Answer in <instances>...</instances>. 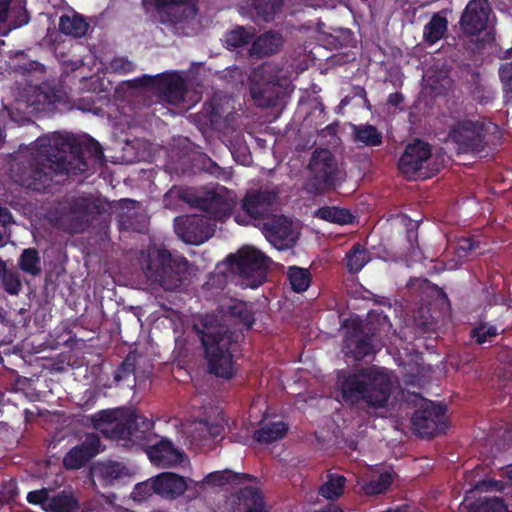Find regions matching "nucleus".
<instances>
[{"mask_svg": "<svg viewBox=\"0 0 512 512\" xmlns=\"http://www.w3.org/2000/svg\"><path fill=\"white\" fill-rule=\"evenodd\" d=\"M98 399V392L95 390H86L83 395V402L81 403V408L83 410H90L93 408Z\"/></svg>", "mask_w": 512, "mask_h": 512, "instance_id": "6e6d98bb", "label": "nucleus"}, {"mask_svg": "<svg viewBox=\"0 0 512 512\" xmlns=\"http://www.w3.org/2000/svg\"><path fill=\"white\" fill-rule=\"evenodd\" d=\"M204 111L211 124L218 123L223 117V108L220 101L213 98L204 104Z\"/></svg>", "mask_w": 512, "mask_h": 512, "instance_id": "8fccbe9b", "label": "nucleus"}, {"mask_svg": "<svg viewBox=\"0 0 512 512\" xmlns=\"http://www.w3.org/2000/svg\"><path fill=\"white\" fill-rule=\"evenodd\" d=\"M468 512H509L502 498L485 497L474 502Z\"/></svg>", "mask_w": 512, "mask_h": 512, "instance_id": "37998d69", "label": "nucleus"}, {"mask_svg": "<svg viewBox=\"0 0 512 512\" xmlns=\"http://www.w3.org/2000/svg\"><path fill=\"white\" fill-rule=\"evenodd\" d=\"M189 262L185 257H173L166 250H158L154 257H149L143 271L147 279L158 284L166 291L180 288L188 276Z\"/></svg>", "mask_w": 512, "mask_h": 512, "instance_id": "39448f33", "label": "nucleus"}, {"mask_svg": "<svg viewBox=\"0 0 512 512\" xmlns=\"http://www.w3.org/2000/svg\"><path fill=\"white\" fill-rule=\"evenodd\" d=\"M18 489L15 484H9L2 488L0 491V502L3 504H10L16 500Z\"/></svg>", "mask_w": 512, "mask_h": 512, "instance_id": "5fc2aeb1", "label": "nucleus"}, {"mask_svg": "<svg viewBox=\"0 0 512 512\" xmlns=\"http://www.w3.org/2000/svg\"><path fill=\"white\" fill-rule=\"evenodd\" d=\"M97 209L89 199L81 197L50 211L48 221L54 228L67 234H80L90 227L92 215Z\"/></svg>", "mask_w": 512, "mask_h": 512, "instance_id": "423d86ee", "label": "nucleus"}, {"mask_svg": "<svg viewBox=\"0 0 512 512\" xmlns=\"http://www.w3.org/2000/svg\"><path fill=\"white\" fill-rule=\"evenodd\" d=\"M139 82L142 87L155 91L161 101L171 105L182 103L187 93V83L177 72L156 76L145 75L139 79Z\"/></svg>", "mask_w": 512, "mask_h": 512, "instance_id": "9b49d317", "label": "nucleus"}, {"mask_svg": "<svg viewBox=\"0 0 512 512\" xmlns=\"http://www.w3.org/2000/svg\"><path fill=\"white\" fill-rule=\"evenodd\" d=\"M491 6L488 0H470L463 10L459 25L467 36L479 35L487 28Z\"/></svg>", "mask_w": 512, "mask_h": 512, "instance_id": "dca6fc26", "label": "nucleus"}, {"mask_svg": "<svg viewBox=\"0 0 512 512\" xmlns=\"http://www.w3.org/2000/svg\"><path fill=\"white\" fill-rule=\"evenodd\" d=\"M33 149L28 160L19 164L16 177L21 186L35 192H45L65 177L83 174L89 169V162L102 165L105 161L98 141L81 143L70 133L40 136Z\"/></svg>", "mask_w": 512, "mask_h": 512, "instance_id": "f257e3e1", "label": "nucleus"}, {"mask_svg": "<svg viewBox=\"0 0 512 512\" xmlns=\"http://www.w3.org/2000/svg\"><path fill=\"white\" fill-rule=\"evenodd\" d=\"M136 367V359L132 354H128L122 363L118 366V368L114 372V382L119 383L131 376L134 375Z\"/></svg>", "mask_w": 512, "mask_h": 512, "instance_id": "49530a36", "label": "nucleus"}, {"mask_svg": "<svg viewBox=\"0 0 512 512\" xmlns=\"http://www.w3.org/2000/svg\"><path fill=\"white\" fill-rule=\"evenodd\" d=\"M499 77L505 98H512V62L505 63L499 68Z\"/></svg>", "mask_w": 512, "mask_h": 512, "instance_id": "de8ad7c7", "label": "nucleus"}, {"mask_svg": "<svg viewBox=\"0 0 512 512\" xmlns=\"http://www.w3.org/2000/svg\"><path fill=\"white\" fill-rule=\"evenodd\" d=\"M346 483L343 475L330 474L328 480L319 488V494L326 499L334 500L342 495Z\"/></svg>", "mask_w": 512, "mask_h": 512, "instance_id": "a19ab883", "label": "nucleus"}, {"mask_svg": "<svg viewBox=\"0 0 512 512\" xmlns=\"http://www.w3.org/2000/svg\"><path fill=\"white\" fill-rule=\"evenodd\" d=\"M229 314L239 324H242L245 330L252 329L255 323L252 307L243 301H237L229 306Z\"/></svg>", "mask_w": 512, "mask_h": 512, "instance_id": "4c0bfd02", "label": "nucleus"}, {"mask_svg": "<svg viewBox=\"0 0 512 512\" xmlns=\"http://www.w3.org/2000/svg\"><path fill=\"white\" fill-rule=\"evenodd\" d=\"M88 23L84 17L78 13L62 15L59 19V31L65 35L73 37H82L88 30Z\"/></svg>", "mask_w": 512, "mask_h": 512, "instance_id": "c756f323", "label": "nucleus"}, {"mask_svg": "<svg viewBox=\"0 0 512 512\" xmlns=\"http://www.w3.org/2000/svg\"><path fill=\"white\" fill-rule=\"evenodd\" d=\"M128 409L113 408L100 410L89 417L94 429L100 431L104 437L119 441V437L128 435L123 423Z\"/></svg>", "mask_w": 512, "mask_h": 512, "instance_id": "2eb2a0df", "label": "nucleus"}, {"mask_svg": "<svg viewBox=\"0 0 512 512\" xmlns=\"http://www.w3.org/2000/svg\"><path fill=\"white\" fill-rule=\"evenodd\" d=\"M19 268L31 276H39L42 272L40 253L36 248H26L18 259Z\"/></svg>", "mask_w": 512, "mask_h": 512, "instance_id": "72a5a7b5", "label": "nucleus"}, {"mask_svg": "<svg viewBox=\"0 0 512 512\" xmlns=\"http://www.w3.org/2000/svg\"><path fill=\"white\" fill-rule=\"evenodd\" d=\"M394 481V473L392 471H383L373 474L369 478L362 479L358 482L360 492L369 497H375L385 494Z\"/></svg>", "mask_w": 512, "mask_h": 512, "instance_id": "a878e982", "label": "nucleus"}, {"mask_svg": "<svg viewBox=\"0 0 512 512\" xmlns=\"http://www.w3.org/2000/svg\"><path fill=\"white\" fill-rule=\"evenodd\" d=\"M478 247L479 242L470 237L463 238L459 242V249L463 250L464 252H472Z\"/></svg>", "mask_w": 512, "mask_h": 512, "instance_id": "13d9d810", "label": "nucleus"}, {"mask_svg": "<svg viewBox=\"0 0 512 512\" xmlns=\"http://www.w3.org/2000/svg\"><path fill=\"white\" fill-rule=\"evenodd\" d=\"M406 228V240L409 243V249L414 252L415 248L419 247L418 244V227L419 223L416 221L408 220Z\"/></svg>", "mask_w": 512, "mask_h": 512, "instance_id": "603ef678", "label": "nucleus"}, {"mask_svg": "<svg viewBox=\"0 0 512 512\" xmlns=\"http://www.w3.org/2000/svg\"><path fill=\"white\" fill-rule=\"evenodd\" d=\"M204 482L201 481H195L193 479L187 478V489L185 493H187V498L189 500L197 499L202 494V491L204 489Z\"/></svg>", "mask_w": 512, "mask_h": 512, "instance_id": "864d4df0", "label": "nucleus"}, {"mask_svg": "<svg viewBox=\"0 0 512 512\" xmlns=\"http://www.w3.org/2000/svg\"><path fill=\"white\" fill-rule=\"evenodd\" d=\"M311 177L307 181V190L321 194L333 188L337 182L338 166L329 150H315L309 163Z\"/></svg>", "mask_w": 512, "mask_h": 512, "instance_id": "9d476101", "label": "nucleus"}, {"mask_svg": "<svg viewBox=\"0 0 512 512\" xmlns=\"http://www.w3.org/2000/svg\"><path fill=\"white\" fill-rule=\"evenodd\" d=\"M365 329L374 331L376 337L380 340L381 332L386 331L391 327L390 320L382 311L371 310L367 314V319L364 321Z\"/></svg>", "mask_w": 512, "mask_h": 512, "instance_id": "79ce46f5", "label": "nucleus"}, {"mask_svg": "<svg viewBox=\"0 0 512 512\" xmlns=\"http://www.w3.org/2000/svg\"><path fill=\"white\" fill-rule=\"evenodd\" d=\"M257 16L264 22H271L279 14L284 0H252Z\"/></svg>", "mask_w": 512, "mask_h": 512, "instance_id": "e433bc0d", "label": "nucleus"}, {"mask_svg": "<svg viewBox=\"0 0 512 512\" xmlns=\"http://www.w3.org/2000/svg\"><path fill=\"white\" fill-rule=\"evenodd\" d=\"M256 478L247 473H236L231 470L225 469L222 471H214L209 473L202 480L204 484L222 487L228 483H241L243 481H253Z\"/></svg>", "mask_w": 512, "mask_h": 512, "instance_id": "c85d7f7f", "label": "nucleus"}, {"mask_svg": "<svg viewBox=\"0 0 512 512\" xmlns=\"http://www.w3.org/2000/svg\"><path fill=\"white\" fill-rule=\"evenodd\" d=\"M314 512H343L338 506L334 504H329L324 508L319 510H315Z\"/></svg>", "mask_w": 512, "mask_h": 512, "instance_id": "0e129e2a", "label": "nucleus"}, {"mask_svg": "<svg viewBox=\"0 0 512 512\" xmlns=\"http://www.w3.org/2000/svg\"><path fill=\"white\" fill-rule=\"evenodd\" d=\"M283 43L284 38L280 32L269 30L254 39L249 52L259 58L274 55L279 52Z\"/></svg>", "mask_w": 512, "mask_h": 512, "instance_id": "393cba45", "label": "nucleus"}, {"mask_svg": "<svg viewBox=\"0 0 512 512\" xmlns=\"http://www.w3.org/2000/svg\"><path fill=\"white\" fill-rule=\"evenodd\" d=\"M505 58H512V47L505 51Z\"/></svg>", "mask_w": 512, "mask_h": 512, "instance_id": "774afa93", "label": "nucleus"}, {"mask_svg": "<svg viewBox=\"0 0 512 512\" xmlns=\"http://www.w3.org/2000/svg\"><path fill=\"white\" fill-rule=\"evenodd\" d=\"M315 216L321 220L338 225H347L354 222V216L350 210L335 206L320 207L316 211Z\"/></svg>", "mask_w": 512, "mask_h": 512, "instance_id": "7c9ffc66", "label": "nucleus"}, {"mask_svg": "<svg viewBox=\"0 0 512 512\" xmlns=\"http://www.w3.org/2000/svg\"><path fill=\"white\" fill-rule=\"evenodd\" d=\"M448 21L439 13L433 14L430 21L424 26L423 36L426 43L433 45L447 32Z\"/></svg>", "mask_w": 512, "mask_h": 512, "instance_id": "2f4dec72", "label": "nucleus"}, {"mask_svg": "<svg viewBox=\"0 0 512 512\" xmlns=\"http://www.w3.org/2000/svg\"><path fill=\"white\" fill-rule=\"evenodd\" d=\"M147 456L153 465L160 468H170L181 464L185 454L177 449L170 440L162 439L148 447Z\"/></svg>", "mask_w": 512, "mask_h": 512, "instance_id": "4be33fe9", "label": "nucleus"}, {"mask_svg": "<svg viewBox=\"0 0 512 512\" xmlns=\"http://www.w3.org/2000/svg\"><path fill=\"white\" fill-rule=\"evenodd\" d=\"M123 420V426L128 430V435L119 437V440L130 441L136 444H145L150 441L154 429V421L152 419L128 409L126 418Z\"/></svg>", "mask_w": 512, "mask_h": 512, "instance_id": "aec40b11", "label": "nucleus"}, {"mask_svg": "<svg viewBox=\"0 0 512 512\" xmlns=\"http://www.w3.org/2000/svg\"><path fill=\"white\" fill-rule=\"evenodd\" d=\"M431 156V145L423 140L415 139L406 146L399 159L398 168L407 176H415L426 167Z\"/></svg>", "mask_w": 512, "mask_h": 512, "instance_id": "a211bd4d", "label": "nucleus"}, {"mask_svg": "<svg viewBox=\"0 0 512 512\" xmlns=\"http://www.w3.org/2000/svg\"><path fill=\"white\" fill-rule=\"evenodd\" d=\"M227 262L240 276L242 285L253 289L265 282L271 263L268 256L253 247L242 248L236 254L228 255Z\"/></svg>", "mask_w": 512, "mask_h": 512, "instance_id": "0eeeda50", "label": "nucleus"}, {"mask_svg": "<svg viewBox=\"0 0 512 512\" xmlns=\"http://www.w3.org/2000/svg\"><path fill=\"white\" fill-rule=\"evenodd\" d=\"M404 100V97L402 95V93L400 92H394V93H391L389 94L388 96V103L392 106H398L400 105Z\"/></svg>", "mask_w": 512, "mask_h": 512, "instance_id": "e2e57ef3", "label": "nucleus"}, {"mask_svg": "<svg viewBox=\"0 0 512 512\" xmlns=\"http://www.w3.org/2000/svg\"><path fill=\"white\" fill-rule=\"evenodd\" d=\"M498 335V329L494 325L480 323L470 331V338L478 345H482L487 341H492Z\"/></svg>", "mask_w": 512, "mask_h": 512, "instance_id": "c03bdc74", "label": "nucleus"}, {"mask_svg": "<svg viewBox=\"0 0 512 512\" xmlns=\"http://www.w3.org/2000/svg\"><path fill=\"white\" fill-rule=\"evenodd\" d=\"M192 330L203 348L209 373L231 379L236 372L233 352L238 346L240 333L222 323L215 314L194 318Z\"/></svg>", "mask_w": 512, "mask_h": 512, "instance_id": "7ed1b4c3", "label": "nucleus"}, {"mask_svg": "<svg viewBox=\"0 0 512 512\" xmlns=\"http://www.w3.org/2000/svg\"><path fill=\"white\" fill-rule=\"evenodd\" d=\"M195 0H142L146 11H154L157 19L174 34H184V25L192 20L197 9Z\"/></svg>", "mask_w": 512, "mask_h": 512, "instance_id": "6e6552de", "label": "nucleus"}, {"mask_svg": "<svg viewBox=\"0 0 512 512\" xmlns=\"http://www.w3.org/2000/svg\"><path fill=\"white\" fill-rule=\"evenodd\" d=\"M288 425L283 421L264 424L253 433V439L262 444H270L284 438L288 432Z\"/></svg>", "mask_w": 512, "mask_h": 512, "instance_id": "cd10ccee", "label": "nucleus"}, {"mask_svg": "<svg viewBox=\"0 0 512 512\" xmlns=\"http://www.w3.org/2000/svg\"><path fill=\"white\" fill-rule=\"evenodd\" d=\"M100 439L91 434L79 445L70 449L63 458L67 470H77L85 466L99 452Z\"/></svg>", "mask_w": 512, "mask_h": 512, "instance_id": "412c9836", "label": "nucleus"}, {"mask_svg": "<svg viewBox=\"0 0 512 512\" xmlns=\"http://www.w3.org/2000/svg\"><path fill=\"white\" fill-rule=\"evenodd\" d=\"M254 38V29L246 28L244 26H237L236 28L226 32L224 42L227 48L236 49L246 46Z\"/></svg>", "mask_w": 512, "mask_h": 512, "instance_id": "f704fd0d", "label": "nucleus"}, {"mask_svg": "<svg viewBox=\"0 0 512 512\" xmlns=\"http://www.w3.org/2000/svg\"><path fill=\"white\" fill-rule=\"evenodd\" d=\"M287 279L291 289L296 293L305 292L311 284V273L309 269L298 266H290L287 271Z\"/></svg>", "mask_w": 512, "mask_h": 512, "instance_id": "c9c22d12", "label": "nucleus"}, {"mask_svg": "<svg viewBox=\"0 0 512 512\" xmlns=\"http://www.w3.org/2000/svg\"><path fill=\"white\" fill-rule=\"evenodd\" d=\"M354 139L364 146L377 147L383 143L382 133L373 125H354Z\"/></svg>", "mask_w": 512, "mask_h": 512, "instance_id": "473e14b6", "label": "nucleus"}, {"mask_svg": "<svg viewBox=\"0 0 512 512\" xmlns=\"http://www.w3.org/2000/svg\"><path fill=\"white\" fill-rule=\"evenodd\" d=\"M209 166L207 167V172L211 175H214L217 178H224L225 171L222 167H220L217 163L213 162L211 159H208Z\"/></svg>", "mask_w": 512, "mask_h": 512, "instance_id": "bf43d9fd", "label": "nucleus"}, {"mask_svg": "<svg viewBox=\"0 0 512 512\" xmlns=\"http://www.w3.org/2000/svg\"><path fill=\"white\" fill-rule=\"evenodd\" d=\"M344 328L343 351L346 356L360 361L380 349L376 333L365 329L364 321L359 317L346 320Z\"/></svg>", "mask_w": 512, "mask_h": 512, "instance_id": "1a4fd4ad", "label": "nucleus"}, {"mask_svg": "<svg viewBox=\"0 0 512 512\" xmlns=\"http://www.w3.org/2000/svg\"><path fill=\"white\" fill-rule=\"evenodd\" d=\"M15 438L14 430L5 422H0V443H11Z\"/></svg>", "mask_w": 512, "mask_h": 512, "instance_id": "4d7b16f0", "label": "nucleus"}, {"mask_svg": "<svg viewBox=\"0 0 512 512\" xmlns=\"http://www.w3.org/2000/svg\"><path fill=\"white\" fill-rule=\"evenodd\" d=\"M342 400L351 406L361 402L368 407L385 408L392 394V382L382 369L363 368L348 374L341 382Z\"/></svg>", "mask_w": 512, "mask_h": 512, "instance_id": "20e7f679", "label": "nucleus"}, {"mask_svg": "<svg viewBox=\"0 0 512 512\" xmlns=\"http://www.w3.org/2000/svg\"><path fill=\"white\" fill-rule=\"evenodd\" d=\"M446 406L426 401L412 416V425L422 438H432L446 428Z\"/></svg>", "mask_w": 512, "mask_h": 512, "instance_id": "4468645a", "label": "nucleus"}, {"mask_svg": "<svg viewBox=\"0 0 512 512\" xmlns=\"http://www.w3.org/2000/svg\"><path fill=\"white\" fill-rule=\"evenodd\" d=\"M13 215L7 208L0 207V223L2 226H7L13 223Z\"/></svg>", "mask_w": 512, "mask_h": 512, "instance_id": "052dcab7", "label": "nucleus"}, {"mask_svg": "<svg viewBox=\"0 0 512 512\" xmlns=\"http://www.w3.org/2000/svg\"><path fill=\"white\" fill-rule=\"evenodd\" d=\"M264 235L278 250H287L295 246L298 236L292 223L285 216H274L263 223Z\"/></svg>", "mask_w": 512, "mask_h": 512, "instance_id": "6ab92c4d", "label": "nucleus"}, {"mask_svg": "<svg viewBox=\"0 0 512 512\" xmlns=\"http://www.w3.org/2000/svg\"><path fill=\"white\" fill-rule=\"evenodd\" d=\"M278 194L270 190L248 192L241 202L243 212L255 221L269 220L273 214Z\"/></svg>", "mask_w": 512, "mask_h": 512, "instance_id": "f3484780", "label": "nucleus"}, {"mask_svg": "<svg viewBox=\"0 0 512 512\" xmlns=\"http://www.w3.org/2000/svg\"><path fill=\"white\" fill-rule=\"evenodd\" d=\"M14 339V328L5 317L3 308H0V346L10 344Z\"/></svg>", "mask_w": 512, "mask_h": 512, "instance_id": "09e8293b", "label": "nucleus"}, {"mask_svg": "<svg viewBox=\"0 0 512 512\" xmlns=\"http://www.w3.org/2000/svg\"><path fill=\"white\" fill-rule=\"evenodd\" d=\"M3 281L4 289L11 295H16L22 288L20 279L14 273L6 272L4 276L0 277Z\"/></svg>", "mask_w": 512, "mask_h": 512, "instance_id": "3c124183", "label": "nucleus"}, {"mask_svg": "<svg viewBox=\"0 0 512 512\" xmlns=\"http://www.w3.org/2000/svg\"><path fill=\"white\" fill-rule=\"evenodd\" d=\"M126 467L117 461L100 463L97 466V473L105 485H112L125 475Z\"/></svg>", "mask_w": 512, "mask_h": 512, "instance_id": "58836bf2", "label": "nucleus"}, {"mask_svg": "<svg viewBox=\"0 0 512 512\" xmlns=\"http://www.w3.org/2000/svg\"><path fill=\"white\" fill-rule=\"evenodd\" d=\"M449 138L456 145L458 154L478 155L484 152L487 146L483 124L478 121L456 122L449 131Z\"/></svg>", "mask_w": 512, "mask_h": 512, "instance_id": "f8f14e48", "label": "nucleus"}, {"mask_svg": "<svg viewBox=\"0 0 512 512\" xmlns=\"http://www.w3.org/2000/svg\"><path fill=\"white\" fill-rule=\"evenodd\" d=\"M237 498L242 512H268L264 497L258 488L251 486L242 488Z\"/></svg>", "mask_w": 512, "mask_h": 512, "instance_id": "bb28decb", "label": "nucleus"}, {"mask_svg": "<svg viewBox=\"0 0 512 512\" xmlns=\"http://www.w3.org/2000/svg\"><path fill=\"white\" fill-rule=\"evenodd\" d=\"M7 271L8 270L5 261L0 257V277L4 276Z\"/></svg>", "mask_w": 512, "mask_h": 512, "instance_id": "338daca9", "label": "nucleus"}, {"mask_svg": "<svg viewBox=\"0 0 512 512\" xmlns=\"http://www.w3.org/2000/svg\"><path fill=\"white\" fill-rule=\"evenodd\" d=\"M9 8L10 0H0V23L7 20Z\"/></svg>", "mask_w": 512, "mask_h": 512, "instance_id": "680f3d73", "label": "nucleus"}, {"mask_svg": "<svg viewBox=\"0 0 512 512\" xmlns=\"http://www.w3.org/2000/svg\"><path fill=\"white\" fill-rule=\"evenodd\" d=\"M26 500L29 504L40 506L44 512H76L80 508L72 490L55 492L41 488L28 492Z\"/></svg>", "mask_w": 512, "mask_h": 512, "instance_id": "ddd939ff", "label": "nucleus"}, {"mask_svg": "<svg viewBox=\"0 0 512 512\" xmlns=\"http://www.w3.org/2000/svg\"><path fill=\"white\" fill-rule=\"evenodd\" d=\"M337 130H338V123H336V122L331 123L324 128V131H326L327 134H329V135H336Z\"/></svg>", "mask_w": 512, "mask_h": 512, "instance_id": "69168bd1", "label": "nucleus"}, {"mask_svg": "<svg viewBox=\"0 0 512 512\" xmlns=\"http://www.w3.org/2000/svg\"><path fill=\"white\" fill-rule=\"evenodd\" d=\"M345 260L347 270L352 274H356L361 271L369 261V254L364 247L357 243L347 252Z\"/></svg>", "mask_w": 512, "mask_h": 512, "instance_id": "ea45409f", "label": "nucleus"}, {"mask_svg": "<svg viewBox=\"0 0 512 512\" xmlns=\"http://www.w3.org/2000/svg\"><path fill=\"white\" fill-rule=\"evenodd\" d=\"M156 495L166 500H175L185 494L187 478L174 472H162L154 476Z\"/></svg>", "mask_w": 512, "mask_h": 512, "instance_id": "5701e85b", "label": "nucleus"}, {"mask_svg": "<svg viewBox=\"0 0 512 512\" xmlns=\"http://www.w3.org/2000/svg\"><path fill=\"white\" fill-rule=\"evenodd\" d=\"M154 494H156V484L154 477H152L144 482L136 484L131 493V497L134 501L144 502Z\"/></svg>", "mask_w": 512, "mask_h": 512, "instance_id": "a18cd8bd", "label": "nucleus"}, {"mask_svg": "<svg viewBox=\"0 0 512 512\" xmlns=\"http://www.w3.org/2000/svg\"><path fill=\"white\" fill-rule=\"evenodd\" d=\"M250 94L256 106L261 108L275 107L280 101L281 86L277 81L252 83Z\"/></svg>", "mask_w": 512, "mask_h": 512, "instance_id": "b1692460", "label": "nucleus"}, {"mask_svg": "<svg viewBox=\"0 0 512 512\" xmlns=\"http://www.w3.org/2000/svg\"><path fill=\"white\" fill-rule=\"evenodd\" d=\"M182 199L209 216L185 215L175 219V232L184 242L192 245H200L213 236L216 225L211 219L223 221L232 211L231 202L214 189L186 190Z\"/></svg>", "mask_w": 512, "mask_h": 512, "instance_id": "f03ea898", "label": "nucleus"}]
</instances>
